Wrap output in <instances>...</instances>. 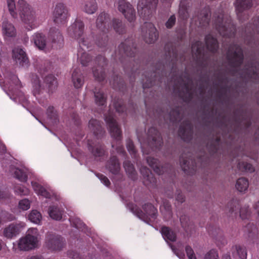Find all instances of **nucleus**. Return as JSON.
I'll use <instances>...</instances> for the list:
<instances>
[{"mask_svg":"<svg viewBox=\"0 0 259 259\" xmlns=\"http://www.w3.org/2000/svg\"><path fill=\"white\" fill-rule=\"evenodd\" d=\"M227 58L230 67V71L233 75L238 76L243 82L250 79H259V63L255 62L246 65L240 70L243 56L240 47L233 45L231 46L227 53Z\"/></svg>","mask_w":259,"mask_h":259,"instance_id":"1","label":"nucleus"},{"mask_svg":"<svg viewBox=\"0 0 259 259\" xmlns=\"http://www.w3.org/2000/svg\"><path fill=\"white\" fill-rule=\"evenodd\" d=\"M174 80L175 92L178 93L185 102L189 101L195 95L198 96L199 94L201 96L203 94L204 89L202 88H199L196 90L193 87L192 81L187 73H185L184 76L174 78Z\"/></svg>","mask_w":259,"mask_h":259,"instance_id":"2","label":"nucleus"},{"mask_svg":"<svg viewBox=\"0 0 259 259\" xmlns=\"http://www.w3.org/2000/svg\"><path fill=\"white\" fill-rule=\"evenodd\" d=\"M214 24L216 29L223 36L231 37L235 32L230 17L225 14L222 10L215 13Z\"/></svg>","mask_w":259,"mask_h":259,"instance_id":"3","label":"nucleus"},{"mask_svg":"<svg viewBox=\"0 0 259 259\" xmlns=\"http://www.w3.org/2000/svg\"><path fill=\"white\" fill-rule=\"evenodd\" d=\"M21 20L31 28L35 26V12L32 8L24 0H19L17 5Z\"/></svg>","mask_w":259,"mask_h":259,"instance_id":"4","label":"nucleus"},{"mask_svg":"<svg viewBox=\"0 0 259 259\" xmlns=\"http://www.w3.org/2000/svg\"><path fill=\"white\" fill-rule=\"evenodd\" d=\"M158 0H139L137 8L140 15L146 19H148L157 6Z\"/></svg>","mask_w":259,"mask_h":259,"instance_id":"5","label":"nucleus"},{"mask_svg":"<svg viewBox=\"0 0 259 259\" xmlns=\"http://www.w3.org/2000/svg\"><path fill=\"white\" fill-rule=\"evenodd\" d=\"M105 120L108 125L111 137L117 141L120 140L121 131L114 119L112 113L109 112L108 115H105Z\"/></svg>","mask_w":259,"mask_h":259,"instance_id":"6","label":"nucleus"},{"mask_svg":"<svg viewBox=\"0 0 259 259\" xmlns=\"http://www.w3.org/2000/svg\"><path fill=\"white\" fill-rule=\"evenodd\" d=\"M144 210L143 212L141 210L136 209L135 213L141 219L148 223L149 220H155L156 217L157 211L151 204H146L143 206Z\"/></svg>","mask_w":259,"mask_h":259,"instance_id":"7","label":"nucleus"},{"mask_svg":"<svg viewBox=\"0 0 259 259\" xmlns=\"http://www.w3.org/2000/svg\"><path fill=\"white\" fill-rule=\"evenodd\" d=\"M162 143V139L158 131L154 127H151L148 130L147 142L143 144L142 147L145 145L151 148H158L161 146Z\"/></svg>","mask_w":259,"mask_h":259,"instance_id":"8","label":"nucleus"},{"mask_svg":"<svg viewBox=\"0 0 259 259\" xmlns=\"http://www.w3.org/2000/svg\"><path fill=\"white\" fill-rule=\"evenodd\" d=\"M118 9L128 21L132 22L135 20L136 11L128 2L124 0L119 1Z\"/></svg>","mask_w":259,"mask_h":259,"instance_id":"9","label":"nucleus"},{"mask_svg":"<svg viewBox=\"0 0 259 259\" xmlns=\"http://www.w3.org/2000/svg\"><path fill=\"white\" fill-rule=\"evenodd\" d=\"M142 31L145 41L148 44L154 42L158 38L157 30L151 23H145Z\"/></svg>","mask_w":259,"mask_h":259,"instance_id":"10","label":"nucleus"},{"mask_svg":"<svg viewBox=\"0 0 259 259\" xmlns=\"http://www.w3.org/2000/svg\"><path fill=\"white\" fill-rule=\"evenodd\" d=\"M95 62L96 66L93 69V75L96 80L101 81L105 78L104 67L106 65V60L104 57L101 56L96 58Z\"/></svg>","mask_w":259,"mask_h":259,"instance_id":"11","label":"nucleus"},{"mask_svg":"<svg viewBox=\"0 0 259 259\" xmlns=\"http://www.w3.org/2000/svg\"><path fill=\"white\" fill-rule=\"evenodd\" d=\"M64 245V240L60 236L48 233L46 239V246L52 250H60Z\"/></svg>","mask_w":259,"mask_h":259,"instance_id":"12","label":"nucleus"},{"mask_svg":"<svg viewBox=\"0 0 259 259\" xmlns=\"http://www.w3.org/2000/svg\"><path fill=\"white\" fill-rule=\"evenodd\" d=\"M84 24L80 20H76L68 28V33L73 38L82 40Z\"/></svg>","mask_w":259,"mask_h":259,"instance_id":"13","label":"nucleus"},{"mask_svg":"<svg viewBox=\"0 0 259 259\" xmlns=\"http://www.w3.org/2000/svg\"><path fill=\"white\" fill-rule=\"evenodd\" d=\"M110 17L108 14L101 12L97 17L96 25L102 32H108L110 28Z\"/></svg>","mask_w":259,"mask_h":259,"instance_id":"14","label":"nucleus"},{"mask_svg":"<svg viewBox=\"0 0 259 259\" xmlns=\"http://www.w3.org/2000/svg\"><path fill=\"white\" fill-rule=\"evenodd\" d=\"M67 17V10L63 4H58L54 11V21L57 23L64 22Z\"/></svg>","mask_w":259,"mask_h":259,"instance_id":"15","label":"nucleus"},{"mask_svg":"<svg viewBox=\"0 0 259 259\" xmlns=\"http://www.w3.org/2000/svg\"><path fill=\"white\" fill-rule=\"evenodd\" d=\"M180 163L183 170L189 175L193 174L197 169L195 161L191 159H185L182 156L180 158Z\"/></svg>","mask_w":259,"mask_h":259,"instance_id":"16","label":"nucleus"},{"mask_svg":"<svg viewBox=\"0 0 259 259\" xmlns=\"http://www.w3.org/2000/svg\"><path fill=\"white\" fill-rule=\"evenodd\" d=\"M179 135L185 141H188L192 138V126L189 121H186L180 126Z\"/></svg>","mask_w":259,"mask_h":259,"instance_id":"17","label":"nucleus"},{"mask_svg":"<svg viewBox=\"0 0 259 259\" xmlns=\"http://www.w3.org/2000/svg\"><path fill=\"white\" fill-rule=\"evenodd\" d=\"M37 242L34 238H30L26 236L19 240L18 247L22 250H29L35 248Z\"/></svg>","mask_w":259,"mask_h":259,"instance_id":"18","label":"nucleus"},{"mask_svg":"<svg viewBox=\"0 0 259 259\" xmlns=\"http://www.w3.org/2000/svg\"><path fill=\"white\" fill-rule=\"evenodd\" d=\"M13 58L20 65H27L29 61L25 52L19 48H15L13 50Z\"/></svg>","mask_w":259,"mask_h":259,"instance_id":"19","label":"nucleus"},{"mask_svg":"<svg viewBox=\"0 0 259 259\" xmlns=\"http://www.w3.org/2000/svg\"><path fill=\"white\" fill-rule=\"evenodd\" d=\"M140 170L144 177L143 183L144 184L148 187H154L157 181L150 170L145 167H142Z\"/></svg>","mask_w":259,"mask_h":259,"instance_id":"20","label":"nucleus"},{"mask_svg":"<svg viewBox=\"0 0 259 259\" xmlns=\"http://www.w3.org/2000/svg\"><path fill=\"white\" fill-rule=\"evenodd\" d=\"M89 128L97 138L102 137L105 133L99 121L91 119L89 122Z\"/></svg>","mask_w":259,"mask_h":259,"instance_id":"21","label":"nucleus"},{"mask_svg":"<svg viewBox=\"0 0 259 259\" xmlns=\"http://www.w3.org/2000/svg\"><path fill=\"white\" fill-rule=\"evenodd\" d=\"M21 228L22 226L19 224H11L4 229V236L8 239H11L19 234Z\"/></svg>","mask_w":259,"mask_h":259,"instance_id":"22","label":"nucleus"},{"mask_svg":"<svg viewBox=\"0 0 259 259\" xmlns=\"http://www.w3.org/2000/svg\"><path fill=\"white\" fill-rule=\"evenodd\" d=\"M210 11L208 8H205L202 10L198 15L196 24L199 26H204L208 24L210 20Z\"/></svg>","mask_w":259,"mask_h":259,"instance_id":"23","label":"nucleus"},{"mask_svg":"<svg viewBox=\"0 0 259 259\" xmlns=\"http://www.w3.org/2000/svg\"><path fill=\"white\" fill-rule=\"evenodd\" d=\"M109 171L114 175L119 174L120 170V163L116 156H113L107 161L106 166Z\"/></svg>","mask_w":259,"mask_h":259,"instance_id":"24","label":"nucleus"},{"mask_svg":"<svg viewBox=\"0 0 259 259\" xmlns=\"http://www.w3.org/2000/svg\"><path fill=\"white\" fill-rule=\"evenodd\" d=\"M252 5V0H237L236 3V9L238 17L241 19V13L250 8Z\"/></svg>","mask_w":259,"mask_h":259,"instance_id":"25","label":"nucleus"},{"mask_svg":"<svg viewBox=\"0 0 259 259\" xmlns=\"http://www.w3.org/2000/svg\"><path fill=\"white\" fill-rule=\"evenodd\" d=\"M49 38L54 45L61 44L63 40V38L60 31L56 28H52L50 29Z\"/></svg>","mask_w":259,"mask_h":259,"instance_id":"26","label":"nucleus"},{"mask_svg":"<svg viewBox=\"0 0 259 259\" xmlns=\"http://www.w3.org/2000/svg\"><path fill=\"white\" fill-rule=\"evenodd\" d=\"M84 12L89 14H94L98 9L96 0H86L82 6Z\"/></svg>","mask_w":259,"mask_h":259,"instance_id":"27","label":"nucleus"},{"mask_svg":"<svg viewBox=\"0 0 259 259\" xmlns=\"http://www.w3.org/2000/svg\"><path fill=\"white\" fill-rule=\"evenodd\" d=\"M148 165L153 169L154 171L158 175H161L164 172L163 167L161 166L158 161L152 157H148L146 159Z\"/></svg>","mask_w":259,"mask_h":259,"instance_id":"28","label":"nucleus"},{"mask_svg":"<svg viewBox=\"0 0 259 259\" xmlns=\"http://www.w3.org/2000/svg\"><path fill=\"white\" fill-rule=\"evenodd\" d=\"M10 171L14 174V177L22 182H26L27 180V175L23 169L16 168L13 166L10 167Z\"/></svg>","mask_w":259,"mask_h":259,"instance_id":"29","label":"nucleus"},{"mask_svg":"<svg viewBox=\"0 0 259 259\" xmlns=\"http://www.w3.org/2000/svg\"><path fill=\"white\" fill-rule=\"evenodd\" d=\"M232 254L234 257L237 256L240 259H246L247 257L246 249L244 246L236 245L232 247Z\"/></svg>","mask_w":259,"mask_h":259,"instance_id":"30","label":"nucleus"},{"mask_svg":"<svg viewBox=\"0 0 259 259\" xmlns=\"http://www.w3.org/2000/svg\"><path fill=\"white\" fill-rule=\"evenodd\" d=\"M72 79L74 85L76 88H80L83 84V76L79 69H74L72 74Z\"/></svg>","mask_w":259,"mask_h":259,"instance_id":"31","label":"nucleus"},{"mask_svg":"<svg viewBox=\"0 0 259 259\" xmlns=\"http://www.w3.org/2000/svg\"><path fill=\"white\" fill-rule=\"evenodd\" d=\"M3 33L5 35L9 37L14 36L16 34V30L14 26L8 20H5L2 24Z\"/></svg>","mask_w":259,"mask_h":259,"instance_id":"32","label":"nucleus"},{"mask_svg":"<svg viewBox=\"0 0 259 259\" xmlns=\"http://www.w3.org/2000/svg\"><path fill=\"white\" fill-rule=\"evenodd\" d=\"M33 40L35 46L40 50L45 49L47 45L46 38L42 33H36L33 36Z\"/></svg>","mask_w":259,"mask_h":259,"instance_id":"33","label":"nucleus"},{"mask_svg":"<svg viewBox=\"0 0 259 259\" xmlns=\"http://www.w3.org/2000/svg\"><path fill=\"white\" fill-rule=\"evenodd\" d=\"M89 150L95 158L102 157L105 154L104 148L100 144H97L93 146L89 144Z\"/></svg>","mask_w":259,"mask_h":259,"instance_id":"34","label":"nucleus"},{"mask_svg":"<svg viewBox=\"0 0 259 259\" xmlns=\"http://www.w3.org/2000/svg\"><path fill=\"white\" fill-rule=\"evenodd\" d=\"M45 83L49 90V92L53 93L57 87V81L53 75H49L45 79Z\"/></svg>","mask_w":259,"mask_h":259,"instance_id":"35","label":"nucleus"},{"mask_svg":"<svg viewBox=\"0 0 259 259\" xmlns=\"http://www.w3.org/2000/svg\"><path fill=\"white\" fill-rule=\"evenodd\" d=\"M191 48L193 56L197 59L200 58L203 52L202 42L199 41H195L192 44Z\"/></svg>","mask_w":259,"mask_h":259,"instance_id":"36","label":"nucleus"},{"mask_svg":"<svg viewBox=\"0 0 259 259\" xmlns=\"http://www.w3.org/2000/svg\"><path fill=\"white\" fill-rule=\"evenodd\" d=\"M205 42L207 49L211 52H215L218 49V44L217 39L210 35L206 36Z\"/></svg>","mask_w":259,"mask_h":259,"instance_id":"37","label":"nucleus"},{"mask_svg":"<svg viewBox=\"0 0 259 259\" xmlns=\"http://www.w3.org/2000/svg\"><path fill=\"white\" fill-rule=\"evenodd\" d=\"M161 232L163 237L165 240H168L172 242L176 240L177 236L175 233L169 228L163 227L161 229Z\"/></svg>","mask_w":259,"mask_h":259,"instance_id":"38","label":"nucleus"},{"mask_svg":"<svg viewBox=\"0 0 259 259\" xmlns=\"http://www.w3.org/2000/svg\"><path fill=\"white\" fill-rule=\"evenodd\" d=\"M123 167L126 172L132 179L136 178L137 172L134 165L129 160H125L123 162Z\"/></svg>","mask_w":259,"mask_h":259,"instance_id":"39","label":"nucleus"},{"mask_svg":"<svg viewBox=\"0 0 259 259\" xmlns=\"http://www.w3.org/2000/svg\"><path fill=\"white\" fill-rule=\"evenodd\" d=\"M48 213L50 217L55 220H60L62 218V210L56 206H50Z\"/></svg>","mask_w":259,"mask_h":259,"instance_id":"40","label":"nucleus"},{"mask_svg":"<svg viewBox=\"0 0 259 259\" xmlns=\"http://www.w3.org/2000/svg\"><path fill=\"white\" fill-rule=\"evenodd\" d=\"M249 182L247 179L245 178H239L236 183L235 188L240 192H245L248 189Z\"/></svg>","mask_w":259,"mask_h":259,"instance_id":"41","label":"nucleus"},{"mask_svg":"<svg viewBox=\"0 0 259 259\" xmlns=\"http://www.w3.org/2000/svg\"><path fill=\"white\" fill-rule=\"evenodd\" d=\"M78 60L82 66H86L91 61L92 57L89 53L80 51L78 53Z\"/></svg>","mask_w":259,"mask_h":259,"instance_id":"42","label":"nucleus"},{"mask_svg":"<svg viewBox=\"0 0 259 259\" xmlns=\"http://www.w3.org/2000/svg\"><path fill=\"white\" fill-rule=\"evenodd\" d=\"M94 97L96 103L99 106L104 105L106 102V97L103 93L100 90L95 89Z\"/></svg>","mask_w":259,"mask_h":259,"instance_id":"43","label":"nucleus"},{"mask_svg":"<svg viewBox=\"0 0 259 259\" xmlns=\"http://www.w3.org/2000/svg\"><path fill=\"white\" fill-rule=\"evenodd\" d=\"M226 80H220L217 85V89L218 90L217 95L220 98H221L224 95L226 94L228 91H230V90L226 86Z\"/></svg>","mask_w":259,"mask_h":259,"instance_id":"44","label":"nucleus"},{"mask_svg":"<svg viewBox=\"0 0 259 259\" xmlns=\"http://www.w3.org/2000/svg\"><path fill=\"white\" fill-rule=\"evenodd\" d=\"M112 27L115 31L119 33H122L124 31V26L120 19H113L112 20Z\"/></svg>","mask_w":259,"mask_h":259,"instance_id":"45","label":"nucleus"},{"mask_svg":"<svg viewBox=\"0 0 259 259\" xmlns=\"http://www.w3.org/2000/svg\"><path fill=\"white\" fill-rule=\"evenodd\" d=\"M161 211L167 219L172 217L171 207L168 202L165 201L163 202V205L161 207Z\"/></svg>","mask_w":259,"mask_h":259,"instance_id":"46","label":"nucleus"},{"mask_svg":"<svg viewBox=\"0 0 259 259\" xmlns=\"http://www.w3.org/2000/svg\"><path fill=\"white\" fill-rule=\"evenodd\" d=\"M41 215L36 210H32L28 215L29 220L34 223L39 224L41 220Z\"/></svg>","mask_w":259,"mask_h":259,"instance_id":"47","label":"nucleus"},{"mask_svg":"<svg viewBox=\"0 0 259 259\" xmlns=\"http://www.w3.org/2000/svg\"><path fill=\"white\" fill-rule=\"evenodd\" d=\"M120 53H124L127 56H132L134 51L126 42L122 43L119 47Z\"/></svg>","mask_w":259,"mask_h":259,"instance_id":"48","label":"nucleus"},{"mask_svg":"<svg viewBox=\"0 0 259 259\" xmlns=\"http://www.w3.org/2000/svg\"><path fill=\"white\" fill-rule=\"evenodd\" d=\"M238 167L242 171L252 172L254 171V168L252 165L246 162H240L238 163Z\"/></svg>","mask_w":259,"mask_h":259,"instance_id":"49","label":"nucleus"},{"mask_svg":"<svg viewBox=\"0 0 259 259\" xmlns=\"http://www.w3.org/2000/svg\"><path fill=\"white\" fill-rule=\"evenodd\" d=\"M251 216V211L248 206L242 207L240 209V217L242 220L249 219Z\"/></svg>","mask_w":259,"mask_h":259,"instance_id":"50","label":"nucleus"},{"mask_svg":"<svg viewBox=\"0 0 259 259\" xmlns=\"http://www.w3.org/2000/svg\"><path fill=\"white\" fill-rule=\"evenodd\" d=\"M126 147L132 156L135 158L136 157L137 150L135 147L133 142L130 139H128L126 141Z\"/></svg>","mask_w":259,"mask_h":259,"instance_id":"51","label":"nucleus"},{"mask_svg":"<svg viewBox=\"0 0 259 259\" xmlns=\"http://www.w3.org/2000/svg\"><path fill=\"white\" fill-rule=\"evenodd\" d=\"M9 11L11 16L16 18L17 17V13L15 12V4L14 0H7Z\"/></svg>","mask_w":259,"mask_h":259,"instance_id":"52","label":"nucleus"},{"mask_svg":"<svg viewBox=\"0 0 259 259\" xmlns=\"http://www.w3.org/2000/svg\"><path fill=\"white\" fill-rule=\"evenodd\" d=\"M203 259H220L218 251L214 249H211L207 252L204 255Z\"/></svg>","mask_w":259,"mask_h":259,"instance_id":"53","label":"nucleus"},{"mask_svg":"<svg viewBox=\"0 0 259 259\" xmlns=\"http://www.w3.org/2000/svg\"><path fill=\"white\" fill-rule=\"evenodd\" d=\"M34 190L36 191V193L39 195H41L46 197H48L49 196V194L47 191L41 186L37 184H34L33 185Z\"/></svg>","mask_w":259,"mask_h":259,"instance_id":"54","label":"nucleus"},{"mask_svg":"<svg viewBox=\"0 0 259 259\" xmlns=\"http://www.w3.org/2000/svg\"><path fill=\"white\" fill-rule=\"evenodd\" d=\"M102 36H99L97 38V44L100 47L105 46L108 42V37L106 35L107 32H102Z\"/></svg>","mask_w":259,"mask_h":259,"instance_id":"55","label":"nucleus"},{"mask_svg":"<svg viewBox=\"0 0 259 259\" xmlns=\"http://www.w3.org/2000/svg\"><path fill=\"white\" fill-rule=\"evenodd\" d=\"M30 238H34L35 239L37 242H38V237L39 233L36 228H32L28 229L27 232V235H26Z\"/></svg>","mask_w":259,"mask_h":259,"instance_id":"56","label":"nucleus"},{"mask_svg":"<svg viewBox=\"0 0 259 259\" xmlns=\"http://www.w3.org/2000/svg\"><path fill=\"white\" fill-rule=\"evenodd\" d=\"M30 203L28 199H24L20 201L19 207L20 209L26 210L30 208Z\"/></svg>","mask_w":259,"mask_h":259,"instance_id":"57","label":"nucleus"},{"mask_svg":"<svg viewBox=\"0 0 259 259\" xmlns=\"http://www.w3.org/2000/svg\"><path fill=\"white\" fill-rule=\"evenodd\" d=\"M238 204L237 202L235 201H231L228 204V208L231 214L236 213V210L238 208Z\"/></svg>","mask_w":259,"mask_h":259,"instance_id":"58","label":"nucleus"},{"mask_svg":"<svg viewBox=\"0 0 259 259\" xmlns=\"http://www.w3.org/2000/svg\"><path fill=\"white\" fill-rule=\"evenodd\" d=\"M180 118V113L178 110L176 109L171 111L169 113V119L171 121H176Z\"/></svg>","mask_w":259,"mask_h":259,"instance_id":"59","label":"nucleus"},{"mask_svg":"<svg viewBox=\"0 0 259 259\" xmlns=\"http://www.w3.org/2000/svg\"><path fill=\"white\" fill-rule=\"evenodd\" d=\"M176 18L175 15H171L165 23V26L167 28H171L176 23Z\"/></svg>","mask_w":259,"mask_h":259,"instance_id":"60","label":"nucleus"},{"mask_svg":"<svg viewBox=\"0 0 259 259\" xmlns=\"http://www.w3.org/2000/svg\"><path fill=\"white\" fill-rule=\"evenodd\" d=\"M15 191L20 195H27L29 193V190L27 188L21 186L16 187Z\"/></svg>","mask_w":259,"mask_h":259,"instance_id":"61","label":"nucleus"},{"mask_svg":"<svg viewBox=\"0 0 259 259\" xmlns=\"http://www.w3.org/2000/svg\"><path fill=\"white\" fill-rule=\"evenodd\" d=\"M179 13L183 19H186L188 17V13L184 6H181L180 8Z\"/></svg>","mask_w":259,"mask_h":259,"instance_id":"62","label":"nucleus"},{"mask_svg":"<svg viewBox=\"0 0 259 259\" xmlns=\"http://www.w3.org/2000/svg\"><path fill=\"white\" fill-rule=\"evenodd\" d=\"M97 177L106 186H109L110 185L109 179L106 176L99 174L97 175Z\"/></svg>","mask_w":259,"mask_h":259,"instance_id":"63","label":"nucleus"},{"mask_svg":"<svg viewBox=\"0 0 259 259\" xmlns=\"http://www.w3.org/2000/svg\"><path fill=\"white\" fill-rule=\"evenodd\" d=\"M176 200L178 202L182 203L185 201V197L181 193H178L176 196Z\"/></svg>","mask_w":259,"mask_h":259,"instance_id":"64","label":"nucleus"}]
</instances>
